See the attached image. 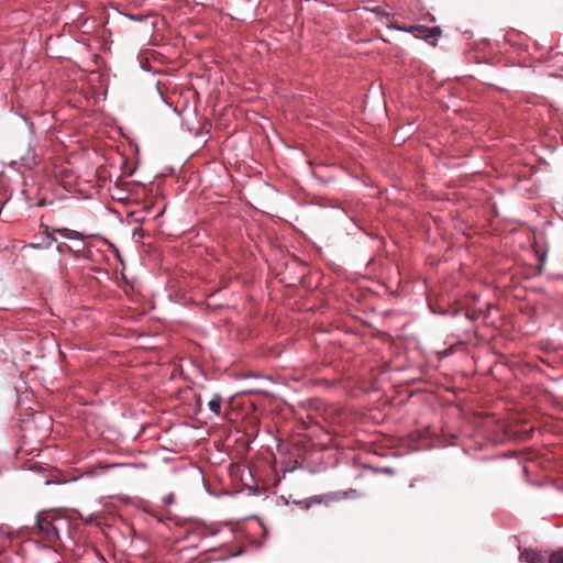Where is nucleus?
I'll return each instance as SVG.
<instances>
[{"label": "nucleus", "mask_w": 563, "mask_h": 563, "mask_svg": "<svg viewBox=\"0 0 563 563\" xmlns=\"http://www.w3.org/2000/svg\"><path fill=\"white\" fill-rule=\"evenodd\" d=\"M35 523L37 536L49 543L62 541L63 533L66 536L69 534V520L52 512L37 514Z\"/></svg>", "instance_id": "f257e3e1"}, {"label": "nucleus", "mask_w": 563, "mask_h": 563, "mask_svg": "<svg viewBox=\"0 0 563 563\" xmlns=\"http://www.w3.org/2000/svg\"><path fill=\"white\" fill-rule=\"evenodd\" d=\"M80 518L85 523H93L98 516H96L95 514H90L86 518H84L82 516H80Z\"/></svg>", "instance_id": "4468645a"}, {"label": "nucleus", "mask_w": 563, "mask_h": 563, "mask_svg": "<svg viewBox=\"0 0 563 563\" xmlns=\"http://www.w3.org/2000/svg\"><path fill=\"white\" fill-rule=\"evenodd\" d=\"M57 251L58 252H68L70 253L75 258H81V257H85L84 256V249H74L73 246L66 244V243H60L58 246H57Z\"/></svg>", "instance_id": "0eeeda50"}, {"label": "nucleus", "mask_w": 563, "mask_h": 563, "mask_svg": "<svg viewBox=\"0 0 563 563\" xmlns=\"http://www.w3.org/2000/svg\"><path fill=\"white\" fill-rule=\"evenodd\" d=\"M368 10H369V11H372V12H374V13H376V14H377V15H379V16H386V18H388V16H389V14H388V13H386V12H385V10H384L382 7H379V5L374 7V8H371V9H368Z\"/></svg>", "instance_id": "f8f14e48"}, {"label": "nucleus", "mask_w": 563, "mask_h": 563, "mask_svg": "<svg viewBox=\"0 0 563 563\" xmlns=\"http://www.w3.org/2000/svg\"><path fill=\"white\" fill-rule=\"evenodd\" d=\"M390 27L399 30V31L411 33L415 36H416L417 31L420 30L419 29V24H412V25H408V26H400L398 24H391Z\"/></svg>", "instance_id": "9d476101"}, {"label": "nucleus", "mask_w": 563, "mask_h": 563, "mask_svg": "<svg viewBox=\"0 0 563 563\" xmlns=\"http://www.w3.org/2000/svg\"><path fill=\"white\" fill-rule=\"evenodd\" d=\"M132 20L141 21L143 20L142 15H129Z\"/></svg>", "instance_id": "2eb2a0df"}, {"label": "nucleus", "mask_w": 563, "mask_h": 563, "mask_svg": "<svg viewBox=\"0 0 563 563\" xmlns=\"http://www.w3.org/2000/svg\"><path fill=\"white\" fill-rule=\"evenodd\" d=\"M41 228L43 230V234L49 239L51 243L56 241V238L54 236L56 232H53L52 227L42 224Z\"/></svg>", "instance_id": "9b49d317"}, {"label": "nucleus", "mask_w": 563, "mask_h": 563, "mask_svg": "<svg viewBox=\"0 0 563 563\" xmlns=\"http://www.w3.org/2000/svg\"><path fill=\"white\" fill-rule=\"evenodd\" d=\"M175 494L174 493H169L167 496L164 497L163 501L165 505H172L175 503Z\"/></svg>", "instance_id": "ddd939ff"}, {"label": "nucleus", "mask_w": 563, "mask_h": 563, "mask_svg": "<svg viewBox=\"0 0 563 563\" xmlns=\"http://www.w3.org/2000/svg\"><path fill=\"white\" fill-rule=\"evenodd\" d=\"M336 499V494H327V495H317L313 496L305 501H300L299 504H305L306 508H309L311 504H321V503H328L330 500Z\"/></svg>", "instance_id": "423d86ee"}, {"label": "nucleus", "mask_w": 563, "mask_h": 563, "mask_svg": "<svg viewBox=\"0 0 563 563\" xmlns=\"http://www.w3.org/2000/svg\"><path fill=\"white\" fill-rule=\"evenodd\" d=\"M548 563H563V548L550 553Z\"/></svg>", "instance_id": "1a4fd4ad"}, {"label": "nucleus", "mask_w": 563, "mask_h": 563, "mask_svg": "<svg viewBox=\"0 0 563 563\" xmlns=\"http://www.w3.org/2000/svg\"><path fill=\"white\" fill-rule=\"evenodd\" d=\"M189 533L197 534L199 538H206L214 534V531L208 528L205 523L196 522L194 523L189 530Z\"/></svg>", "instance_id": "39448f33"}, {"label": "nucleus", "mask_w": 563, "mask_h": 563, "mask_svg": "<svg viewBox=\"0 0 563 563\" xmlns=\"http://www.w3.org/2000/svg\"><path fill=\"white\" fill-rule=\"evenodd\" d=\"M221 401L222 398L219 394H214L211 400L208 402V407L211 411L214 412V415L220 416L221 413Z\"/></svg>", "instance_id": "6e6552de"}, {"label": "nucleus", "mask_w": 563, "mask_h": 563, "mask_svg": "<svg viewBox=\"0 0 563 563\" xmlns=\"http://www.w3.org/2000/svg\"><path fill=\"white\" fill-rule=\"evenodd\" d=\"M520 561L525 563H547L541 551L534 549H525L520 553Z\"/></svg>", "instance_id": "7ed1b4c3"}, {"label": "nucleus", "mask_w": 563, "mask_h": 563, "mask_svg": "<svg viewBox=\"0 0 563 563\" xmlns=\"http://www.w3.org/2000/svg\"><path fill=\"white\" fill-rule=\"evenodd\" d=\"M419 29L420 30L416 33V37L426 41L432 46H435L438 38L441 35V29L439 26L429 27L421 24H419Z\"/></svg>", "instance_id": "f03ea898"}, {"label": "nucleus", "mask_w": 563, "mask_h": 563, "mask_svg": "<svg viewBox=\"0 0 563 563\" xmlns=\"http://www.w3.org/2000/svg\"><path fill=\"white\" fill-rule=\"evenodd\" d=\"M53 232H56L57 234L62 235L65 239L68 240H77V241H84L87 236L78 231L68 229V228H56L52 229Z\"/></svg>", "instance_id": "20e7f679"}]
</instances>
